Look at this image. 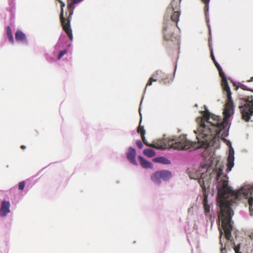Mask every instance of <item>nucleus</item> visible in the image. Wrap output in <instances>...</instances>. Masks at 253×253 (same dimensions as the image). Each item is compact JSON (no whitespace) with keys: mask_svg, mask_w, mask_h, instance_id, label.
I'll use <instances>...</instances> for the list:
<instances>
[{"mask_svg":"<svg viewBox=\"0 0 253 253\" xmlns=\"http://www.w3.org/2000/svg\"><path fill=\"white\" fill-rule=\"evenodd\" d=\"M209 163H207V172L209 169L217 170V202L220 208L218 214L219 222H221L222 229H220V253H227V251L233 249L235 253H242L240 251V244L235 245L231 232L233 230L231 218L234 213L231 206L236 202L240 194L248 198L249 211L252 214L253 209V186L248 189H242L238 192H234L228 185V177L223 174V168L217 169L218 160L214 157L213 153L209 158Z\"/></svg>","mask_w":253,"mask_h":253,"instance_id":"f257e3e1","label":"nucleus"},{"mask_svg":"<svg viewBox=\"0 0 253 253\" xmlns=\"http://www.w3.org/2000/svg\"><path fill=\"white\" fill-rule=\"evenodd\" d=\"M211 57L219 72L220 77L222 78L221 86L224 92L226 94L227 99L223 113L224 116L223 121L221 117L210 113L207 109V123L210 124L209 128H207V153L209 147L214 146L218 144L221 131L226 127V120L233 114L234 107L231 97V92L226 77L220 65L216 61L212 51Z\"/></svg>","mask_w":253,"mask_h":253,"instance_id":"f03ea898","label":"nucleus"},{"mask_svg":"<svg viewBox=\"0 0 253 253\" xmlns=\"http://www.w3.org/2000/svg\"><path fill=\"white\" fill-rule=\"evenodd\" d=\"M205 110L201 112L202 117L196 119V122L199 126L194 132L197 134V142H193L188 140L186 135H181L175 139H169L167 142L162 140H159L152 143H149L147 141V146L158 149H165L173 148L178 150H188L192 148L193 150L202 148L203 151L201 156L205 159L206 158L205 152L206 151V106H204Z\"/></svg>","mask_w":253,"mask_h":253,"instance_id":"7ed1b4c3","label":"nucleus"},{"mask_svg":"<svg viewBox=\"0 0 253 253\" xmlns=\"http://www.w3.org/2000/svg\"><path fill=\"white\" fill-rule=\"evenodd\" d=\"M168 13H171L170 21L169 19H165L164 22L163 34L167 41H173L176 39L174 31L176 28L179 29L177 23L180 15V2L178 0H172L170 6L167 9Z\"/></svg>","mask_w":253,"mask_h":253,"instance_id":"20e7f679","label":"nucleus"},{"mask_svg":"<svg viewBox=\"0 0 253 253\" xmlns=\"http://www.w3.org/2000/svg\"><path fill=\"white\" fill-rule=\"evenodd\" d=\"M206 168V163H202L200 167L195 172H193L190 169H188L187 171L190 179H197L198 183L203 189V204L205 211L206 212V186L204 183V179L206 178L204 169Z\"/></svg>","mask_w":253,"mask_h":253,"instance_id":"39448f33","label":"nucleus"},{"mask_svg":"<svg viewBox=\"0 0 253 253\" xmlns=\"http://www.w3.org/2000/svg\"><path fill=\"white\" fill-rule=\"evenodd\" d=\"M243 120L248 122L253 115V100L252 97L248 96L242 99L239 106Z\"/></svg>","mask_w":253,"mask_h":253,"instance_id":"423d86ee","label":"nucleus"},{"mask_svg":"<svg viewBox=\"0 0 253 253\" xmlns=\"http://www.w3.org/2000/svg\"><path fill=\"white\" fill-rule=\"evenodd\" d=\"M156 81H159L160 83H164V84L170 82L166 74L162 71H157L148 80L145 89L147 86L151 85L153 82Z\"/></svg>","mask_w":253,"mask_h":253,"instance_id":"0eeeda50","label":"nucleus"},{"mask_svg":"<svg viewBox=\"0 0 253 253\" xmlns=\"http://www.w3.org/2000/svg\"><path fill=\"white\" fill-rule=\"evenodd\" d=\"M10 204L9 201H2L0 209V215L2 217H4L5 216L7 213L10 212Z\"/></svg>","mask_w":253,"mask_h":253,"instance_id":"6e6552de","label":"nucleus"},{"mask_svg":"<svg viewBox=\"0 0 253 253\" xmlns=\"http://www.w3.org/2000/svg\"><path fill=\"white\" fill-rule=\"evenodd\" d=\"M126 157L129 162L132 164L136 165L135 160L136 151L134 148L129 147L126 153Z\"/></svg>","mask_w":253,"mask_h":253,"instance_id":"1a4fd4ad","label":"nucleus"},{"mask_svg":"<svg viewBox=\"0 0 253 253\" xmlns=\"http://www.w3.org/2000/svg\"><path fill=\"white\" fill-rule=\"evenodd\" d=\"M15 39L17 42L27 44L28 42L25 34L20 30H17L15 33Z\"/></svg>","mask_w":253,"mask_h":253,"instance_id":"9d476101","label":"nucleus"},{"mask_svg":"<svg viewBox=\"0 0 253 253\" xmlns=\"http://www.w3.org/2000/svg\"><path fill=\"white\" fill-rule=\"evenodd\" d=\"M234 154L233 153H232L230 151L229 153L228 158H227V171H230L232 167L234 166Z\"/></svg>","mask_w":253,"mask_h":253,"instance_id":"9b49d317","label":"nucleus"},{"mask_svg":"<svg viewBox=\"0 0 253 253\" xmlns=\"http://www.w3.org/2000/svg\"><path fill=\"white\" fill-rule=\"evenodd\" d=\"M141 121H140L139 125L137 128V131L138 133H139L141 135L142 140L143 142L145 144L147 145V140H146L145 137V130L144 128V127L142 126H141Z\"/></svg>","mask_w":253,"mask_h":253,"instance_id":"f8f14e48","label":"nucleus"},{"mask_svg":"<svg viewBox=\"0 0 253 253\" xmlns=\"http://www.w3.org/2000/svg\"><path fill=\"white\" fill-rule=\"evenodd\" d=\"M162 179L163 180H168L171 177V173L168 170L159 171Z\"/></svg>","mask_w":253,"mask_h":253,"instance_id":"ddd939ff","label":"nucleus"},{"mask_svg":"<svg viewBox=\"0 0 253 253\" xmlns=\"http://www.w3.org/2000/svg\"><path fill=\"white\" fill-rule=\"evenodd\" d=\"M161 176L160 175L159 171H156L151 176V180L155 183L159 184L161 183Z\"/></svg>","mask_w":253,"mask_h":253,"instance_id":"4468645a","label":"nucleus"},{"mask_svg":"<svg viewBox=\"0 0 253 253\" xmlns=\"http://www.w3.org/2000/svg\"><path fill=\"white\" fill-rule=\"evenodd\" d=\"M139 163L141 166L144 168H149L151 167V163L144 159L142 157H138Z\"/></svg>","mask_w":253,"mask_h":253,"instance_id":"2eb2a0df","label":"nucleus"},{"mask_svg":"<svg viewBox=\"0 0 253 253\" xmlns=\"http://www.w3.org/2000/svg\"><path fill=\"white\" fill-rule=\"evenodd\" d=\"M143 154L144 155L149 158L153 157L156 155V153L154 151V150L150 148H148L144 150Z\"/></svg>","mask_w":253,"mask_h":253,"instance_id":"dca6fc26","label":"nucleus"},{"mask_svg":"<svg viewBox=\"0 0 253 253\" xmlns=\"http://www.w3.org/2000/svg\"><path fill=\"white\" fill-rule=\"evenodd\" d=\"M155 160H156V161H155L156 162H159V163H160L162 164H170V160H169V159H168L165 157H163L157 158L155 159Z\"/></svg>","mask_w":253,"mask_h":253,"instance_id":"f3484780","label":"nucleus"},{"mask_svg":"<svg viewBox=\"0 0 253 253\" xmlns=\"http://www.w3.org/2000/svg\"><path fill=\"white\" fill-rule=\"evenodd\" d=\"M7 36L9 40V41L12 43H14V39L13 37V35L12 34V31L9 26H8L7 28Z\"/></svg>","mask_w":253,"mask_h":253,"instance_id":"a211bd4d","label":"nucleus"},{"mask_svg":"<svg viewBox=\"0 0 253 253\" xmlns=\"http://www.w3.org/2000/svg\"><path fill=\"white\" fill-rule=\"evenodd\" d=\"M67 53V50H61L59 52L58 56L57 57L58 60H60L63 56Z\"/></svg>","mask_w":253,"mask_h":253,"instance_id":"6ab92c4d","label":"nucleus"},{"mask_svg":"<svg viewBox=\"0 0 253 253\" xmlns=\"http://www.w3.org/2000/svg\"><path fill=\"white\" fill-rule=\"evenodd\" d=\"M25 186V183L24 181H21L19 183L18 188L19 190H22L24 189Z\"/></svg>","mask_w":253,"mask_h":253,"instance_id":"aec40b11","label":"nucleus"},{"mask_svg":"<svg viewBox=\"0 0 253 253\" xmlns=\"http://www.w3.org/2000/svg\"><path fill=\"white\" fill-rule=\"evenodd\" d=\"M136 144L138 148L140 149L142 148L143 146L142 142L140 140H136Z\"/></svg>","mask_w":253,"mask_h":253,"instance_id":"412c9836","label":"nucleus"},{"mask_svg":"<svg viewBox=\"0 0 253 253\" xmlns=\"http://www.w3.org/2000/svg\"><path fill=\"white\" fill-rule=\"evenodd\" d=\"M240 87L242 89H244V90H249V89L247 88V86L243 84H241L240 85Z\"/></svg>","mask_w":253,"mask_h":253,"instance_id":"4be33fe9","label":"nucleus"},{"mask_svg":"<svg viewBox=\"0 0 253 253\" xmlns=\"http://www.w3.org/2000/svg\"><path fill=\"white\" fill-rule=\"evenodd\" d=\"M203 3L205 4V5L204 6V11L205 13V14L206 15V0H200Z\"/></svg>","mask_w":253,"mask_h":253,"instance_id":"5701e85b","label":"nucleus"},{"mask_svg":"<svg viewBox=\"0 0 253 253\" xmlns=\"http://www.w3.org/2000/svg\"><path fill=\"white\" fill-rule=\"evenodd\" d=\"M207 213L210 212V206L207 204Z\"/></svg>","mask_w":253,"mask_h":253,"instance_id":"b1692460","label":"nucleus"},{"mask_svg":"<svg viewBox=\"0 0 253 253\" xmlns=\"http://www.w3.org/2000/svg\"><path fill=\"white\" fill-rule=\"evenodd\" d=\"M20 147L22 149H25L26 148V146L25 145H21Z\"/></svg>","mask_w":253,"mask_h":253,"instance_id":"393cba45","label":"nucleus"},{"mask_svg":"<svg viewBox=\"0 0 253 253\" xmlns=\"http://www.w3.org/2000/svg\"><path fill=\"white\" fill-rule=\"evenodd\" d=\"M253 80V78H251V80H249L248 82H251Z\"/></svg>","mask_w":253,"mask_h":253,"instance_id":"a878e982","label":"nucleus"},{"mask_svg":"<svg viewBox=\"0 0 253 253\" xmlns=\"http://www.w3.org/2000/svg\"><path fill=\"white\" fill-rule=\"evenodd\" d=\"M209 0H207V1H206L207 5L208 4V2H209Z\"/></svg>","mask_w":253,"mask_h":253,"instance_id":"bb28decb","label":"nucleus"},{"mask_svg":"<svg viewBox=\"0 0 253 253\" xmlns=\"http://www.w3.org/2000/svg\"><path fill=\"white\" fill-rule=\"evenodd\" d=\"M209 29H210V27H209ZM211 30L209 29V33H210Z\"/></svg>","mask_w":253,"mask_h":253,"instance_id":"cd10ccee","label":"nucleus"},{"mask_svg":"<svg viewBox=\"0 0 253 253\" xmlns=\"http://www.w3.org/2000/svg\"><path fill=\"white\" fill-rule=\"evenodd\" d=\"M206 197H207V198L208 197V196H207V195L206 196Z\"/></svg>","mask_w":253,"mask_h":253,"instance_id":"c85d7f7f","label":"nucleus"}]
</instances>
